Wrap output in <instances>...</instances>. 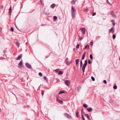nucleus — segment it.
Wrapping results in <instances>:
<instances>
[{
    "label": "nucleus",
    "mask_w": 120,
    "mask_h": 120,
    "mask_svg": "<svg viewBox=\"0 0 120 120\" xmlns=\"http://www.w3.org/2000/svg\"><path fill=\"white\" fill-rule=\"evenodd\" d=\"M10 30L13 32L14 31V29L12 27H11L10 28Z\"/></svg>",
    "instance_id": "e433bc0d"
},
{
    "label": "nucleus",
    "mask_w": 120,
    "mask_h": 120,
    "mask_svg": "<svg viewBox=\"0 0 120 120\" xmlns=\"http://www.w3.org/2000/svg\"><path fill=\"white\" fill-rule=\"evenodd\" d=\"M81 30L83 32V34H84L85 32V28H82L81 29Z\"/></svg>",
    "instance_id": "ddd939ff"
},
{
    "label": "nucleus",
    "mask_w": 120,
    "mask_h": 120,
    "mask_svg": "<svg viewBox=\"0 0 120 120\" xmlns=\"http://www.w3.org/2000/svg\"><path fill=\"white\" fill-rule=\"evenodd\" d=\"M79 61V59H77L75 60V62L76 63V64L77 65H78V62Z\"/></svg>",
    "instance_id": "412c9836"
},
{
    "label": "nucleus",
    "mask_w": 120,
    "mask_h": 120,
    "mask_svg": "<svg viewBox=\"0 0 120 120\" xmlns=\"http://www.w3.org/2000/svg\"><path fill=\"white\" fill-rule=\"evenodd\" d=\"M75 48H73V50H75Z\"/></svg>",
    "instance_id": "3c124183"
},
{
    "label": "nucleus",
    "mask_w": 120,
    "mask_h": 120,
    "mask_svg": "<svg viewBox=\"0 0 120 120\" xmlns=\"http://www.w3.org/2000/svg\"><path fill=\"white\" fill-rule=\"evenodd\" d=\"M64 115L68 119H70L71 118V117L70 115L67 113H64Z\"/></svg>",
    "instance_id": "f03ea898"
},
{
    "label": "nucleus",
    "mask_w": 120,
    "mask_h": 120,
    "mask_svg": "<svg viewBox=\"0 0 120 120\" xmlns=\"http://www.w3.org/2000/svg\"><path fill=\"white\" fill-rule=\"evenodd\" d=\"M39 75L40 76H42V74L41 72H39Z\"/></svg>",
    "instance_id": "473e14b6"
},
{
    "label": "nucleus",
    "mask_w": 120,
    "mask_h": 120,
    "mask_svg": "<svg viewBox=\"0 0 120 120\" xmlns=\"http://www.w3.org/2000/svg\"><path fill=\"white\" fill-rule=\"evenodd\" d=\"M43 78L44 79H45V80L46 81H47V78L46 77V76H44V77H43Z\"/></svg>",
    "instance_id": "79ce46f5"
},
{
    "label": "nucleus",
    "mask_w": 120,
    "mask_h": 120,
    "mask_svg": "<svg viewBox=\"0 0 120 120\" xmlns=\"http://www.w3.org/2000/svg\"><path fill=\"white\" fill-rule=\"evenodd\" d=\"M79 38L80 39V40H81L83 39V38Z\"/></svg>",
    "instance_id": "de8ad7c7"
},
{
    "label": "nucleus",
    "mask_w": 120,
    "mask_h": 120,
    "mask_svg": "<svg viewBox=\"0 0 120 120\" xmlns=\"http://www.w3.org/2000/svg\"><path fill=\"white\" fill-rule=\"evenodd\" d=\"M63 73V72L62 71H60L58 72V74L59 75H61Z\"/></svg>",
    "instance_id": "4468645a"
},
{
    "label": "nucleus",
    "mask_w": 120,
    "mask_h": 120,
    "mask_svg": "<svg viewBox=\"0 0 120 120\" xmlns=\"http://www.w3.org/2000/svg\"><path fill=\"white\" fill-rule=\"evenodd\" d=\"M85 54H86V52H84L83 53V54L82 55V60H83L84 59V58L85 57Z\"/></svg>",
    "instance_id": "9d476101"
},
{
    "label": "nucleus",
    "mask_w": 120,
    "mask_h": 120,
    "mask_svg": "<svg viewBox=\"0 0 120 120\" xmlns=\"http://www.w3.org/2000/svg\"><path fill=\"white\" fill-rule=\"evenodd\" d=\"M79 88H80V87H79Z\"/></svg>",
    "instance_id": "bf43d9fd"
},
{
    "label": "nucleus",
    "mask_w": 120,
    "mask_h": 120,
    "mask_svg": "<svg viewBox=\"0 0 120 120\" xmlns=\"http://www.w3.org/2000/svg\"><path fill=\"white\" fill-rule=\"evenodd\" d=\"M90 45H91L92 46L93 44V42H90Z\"/></svg>",
    "instance_id": "49530a36"
},
{
    "label": "nucleus",
    "mask_w": 120,
    "mask_h": 120,
    "mask_svg": "<svg viewBox=\"0 0 120 120\" xmlns=\"http://www.w3.org/2000/svg\"><path fill=\"white\" fill-rule=\"evenodd\" d=\"M112 25L114 26L115 25V21L114 20H112Z\"/></svg>",
    "instance_id": "aec40b11"
},
{
    "label": "nucleus",
    "mask_w": 120,
    "mask_h": 120,
    "mask_svg": "<svg viewBox=\"0 0 120 120\" xmlns=\"http://www.w3.org/2000/svg\"><path fill=\"white\" fill-rule=\"evenodd\" d=\"M22 55L21 54L17 57L16 58V60H20L22 58Z\"/></svg>",
    "instance_id": "423d86ee"
},
{
    "label": "nucleus",
    "mask_w": 120,
    "mask_h": 120,
    "mask_svg": "<svg viewBox=\"0 0 120 120\" xmlns=\"http://www.w3.org/2000/svg\"><path fill=\"white\" fill-rule=\"evenodd\" d=\"M83 106L84 108H86L87 107V105L86 104H83Z\"/></svg>",
    "instance_id": "bb28decb"
},
{
    "label": "nucleus",
    "mask_w": 120,
    "mask_h": 120,
    "mask_svg": "<svg viewBox=\"0 0 120 120\" xmlns=\"http://www.w3.org/2000/svg\"><path fill=\"white\" fill-rule=\"evenodd\" d=\"M23 64V61L22 60L18 64V66H19L22 67Z\"/></svg>",
    "instance_id": "39448f33"
},
{
    "label": "nucleus",
    "mask_w": 120,
    "mask_h": 120,
    "mask_svg": "<svg viewBox=\"0 0 120 120\" xmlns=\"http://www.w3.org/2000/svg\"><path fill=\"white\" fill-rule=\"evenodd\" d=\"M119 60H120V58H119Z\"/></svg>",
    "instance_id": "603ef678"
},
{
    "label": "nucleus",
    "mask_w": 120,
    "mask_h": 120,
    "mask_svg": "<svg viewBox=\"0 0 120 120\" xmlns=\"http://www.w3.org/2000/svg\"><path fill=\"white\" fill-rule=\"evenodd\" d=\"M87 60H85L84 62V64L85 65H87Z\"/></svg>",
    "instance_id": "cd10ccee"
},
{
    "label": "nucleus",
    "mask_w": 120,
    "mask_h": 120,
    "mask_svg": "<svg viewBox=\"0 0 120 120\" xmlns=\"http://www.w3.org/2000/svg\"><path fill=\"white\" fill-rule=\"evenodd\" d=\"M103 82L105 84H106L107 83V82L106 80H104L103 81Z\"/></svg>",
    "instance_id": "37998d69"
},
{
    "label": "nucleus",
    "mask_w": 120,
    "mask_h": 120,
    "mask_svg": "<svg viewBox=\"0 0 120 120\" xmlns=\"http://www.w3.org/2000/svg\"><path fill=\"white\" fill-rule=\"evenodd\" d=\"M90 58L91 59H93V57L92 55V54H90Z\"/></svg>",
    "instance_id": "7c9ffc66"
},
{
    "label": "nucleus",
    "mask_w": 120,
    "mask_h": 120,
    "mask_svg": "<svg viewBox=\"0 0 120 120\" xmlns=\"http://www.w3.org/2000/svg\"><path fill=\"white\" fill-rule=\"evenodd\" d=\"M46 58H47L48 57L46 56Z\"/></svg>",
    "instance_id": "864d4df0"
},
{
    "label": "nucleus",
    "mask_w": 120,
    "mask_h": 120,
    "mask_svg": "<svg viewBox=\"0 0 120 120\" xmlns=\"http://www.w3.org/2000/svg\"><path fill=\"white\" fill-rule=\"evenodd\" d=\"M96 12H94L92 14V15L93 16H94L96 15Z\"/></svg>",
    "instance_id": "58836bf2"
},
{
    "label": "nucleus",
    "mask_w": 120,
    "mask_h": 120,
    "mask_svg": "<svg viewBox=\"0 0 120 120\" xmlns=\"http://www.w3.org/2000/svg\"><path fill=\"white\" fill-rule=\"evenodd\" d=\"M1 112V109H0V112Z\"/></svg>",
    "instance_id": "8fccbe9b"
},
{
    "label": "nucleus",
    "mask_w": 120,
    "mask_h": 120,
    "mask_svg": "<svg viewBox=\"0 0 120 120\" xmlns=\"http://www.w3.org/2000/svg\"><path fill=\"white\" fill-rule=\"evenodd\" d=\"M91 63V62L90 60V59L88 61V63L89 64H90Z\"/></svg>",
    "instance_id": "c03bdc74"
},
{
    "label": "nucleus",
    "mask_w": 120,
    "mask_h": 120,
    "mask_svg": "<svg viewBox=\"0 0 120 120\" xmlns=\"http://www.w3.org/2000/svg\"><path fill=\"white\" fill-rule=\"evenodd\" d=\"M85 116L87 117L88 120H90V117L89 116V115L87 114H85Z\"/></svg>",
    "instance_id": "f8f14e48"
},
{
    "label": "nucleus",
    "mask_w": 120,
    "mask_h": 120,
    "mask_svg": "<svg viewBox=\"0 0 120 120\" xmlns=\"http://www.w3.org/2000/svg\"><path fill=\"white\" fill-rule=\"evenodd\" d=\"M116 37V35L115 34H114L112 36V38L113 39H114Z\"/></svg>",
    "instance_id": "2f4dec72"
},
{
    "label": "nucleus",
    "mask_w": 120,
    "mask_h": 120,
    "mask_svg": "<svg viewBox=\"0 0 120 120\" xmlns=\"http://www.w3.org/2000/svg\"><path fill=\"white\" fill-rule=\"evenodd\" d=\"M59 69H56L54 71H56V72H57L59 71Z\"/></svg>",
    "instance_id": "4c0bfd02"
},
{
    "label": "nucleus",
    "mask_w": 120,
    "mask_h": 120,
    "mask_svg": "<svg viewBox=\"0 0 120 120\" xmlns=\"http://www.w3.org/2000/svg\"><path fill=\"white\" fill-rule=\"evenodd\" d=\"M41 94L42 95H43L44 94V91L43 90H42L41 91Z\"/></svg>",
    "instance_id": "ea45409f"
},
{
    "label": "nucleus",
    "mask_w": 120,
    "mask_h": 120,
    "mask_svg": "<svg viewBox=\"0 0 120 120\" xmlns=\"http://www.w3.org/2000/svg\"><path fill=\"white\" fill-rule=\"evenodd\" d=\"M89 46L88 45H86L85 46V47L84 49H87H87L89 48Z\"/></svg>",
    "instance_id": "4be33fe9"
},
{
    "label": "nucleus",
    "mask_w": 120,
    "mask_h": 120,
    "mask_svg": "<svg viewBox=\"0 0 120 120\" xmlns=\"http://www.w3.org/2000/svg\"><path fill=\"white\" fill-rule=\"evenodd\" d=\"M71 4L72 5H74L75 4V0H72L71 2Z\"/></svg>",
    "instance_id": "a211bd4d"
},
{
    "label": "nucleus",
    "mask_w": 120,
    "mask_h": 120,
    "mask_svg": "<svg viewBox=\"0 0 120 120\" xmlns=\"http://www.w3.org/2000/svg\"><path fill=\"white\" fill-rule=\"evenodd\" d=\"M111 15H112L113 17H114L115 16V15L114 14V12L113 11H112L111 13Z\"/></svg>",
    "instance_id": "f3484780"
},
{
    "label": "nucleus",
    "mask_w": 120,
    "mask_h": 120,
    "mask_svg": "<svg viewBox=\"0 0 120 120\" xmlns=\"http://www.w3.org/2000/svg\"><path fill=\"white\" fill-rule=\"evenodd\" d=\"M43 25H41V26H43Z\"/></svg>",
    "instance_id": "13d9d810"
},
{
    "label": "nucleus",
    "mask_w": 120,
    "mask_h": 120,
    "mask_svg": "<svg viewBox=\"0 0 120 120\" xmlns=\"http://www.w3.org/2000/svg\"><path fill=\"white\" fill-rule=\"evenodd\" d=\"M53 19L54 20L57 19V17L56 16H54L53 17Z\"/></svg>",
    "instance_id": "c756f323"
},
{
    "label": "nucleus",
    "mask_w": 120,
    "mask_h": 120,
    "mask_svg": "<svg viewBox=\"0 0 120 120\" xmlns=\"http://www.w3.org/2000/svg\"><path fill=\"white\" fill-rule=\"evenodd\" d=\"M80 68H81L82 66V60H81L80 62Z\"/></svg>",
    "instance_id": "a878e982"
},
{
    "label": "nucleus",
    "mask_w": 120,
    "mask_h": 120,
    "mask_svg": "<svg viewBox=\"0 0 120 120\" xmlns=\"http://www.w3.org/2000/svg\"><path fill=\"white\" fill-rule=\"evenodd\" d=\"M113 88L114 89H116L117 88V87L116 85H115L113 86Z\"/></svg>",
    "instance_id": "393cba45"
},
{
    "label": "nucleus",
    "mask_w": 120,
    "mask_h": 120,
    "mask_svg": "<svg viewBox=\"0 0 120 120\" xmlns=\"http://www.w3.org/2000/svg\"><path fill=\"white\" fill-rule=\"evenodd\" d=\"M87 110L89 112H91L92 111V109L90 107L89 108H87Z\"/></svg>",
    "instance_id": "9b49d317"
},
{
    "label": "nucleus",
    "mask_w": 120,
    "mask_h": 120,
    "mask_svg": "<svg viewBox=\"0 0 120 120\" xmlns=\"http://www.w3.org/2000/svg\"><path fill=\"white\" fill-rule=\"evenodd\" d=\"M16 45L18 46V48H19L20 45V43L19 42L17 41L16 43Z\"/></svg>",
    "instance_id": "2eb2a0df"
},
{
    "label": "nucleus",
    "mask_w": 120,
    "mask_h": 120,
    "mask_svg": "<svg viewBox=\"0 0 120 120\" xmlns=\"http://www.w3.org/2000/svg\"><path fill=\"white\" fill-rule=\"evenodd\" d=\"M71 63V62L68 61H67L66 62V63L67 64L69 65Z\"/></svg>",
    "instance_id": "5701e85b"
},
{
    "label": "nucleus",
    "mask_w": 120,
    "mask_h": 120,
    "mask_svg": "<svg viewBox=\"0 0 120 120\" xmlns=\"http://www.w3.org/2000/svg\"><path fill=\"white\" fill-rule=\"evenodd\" d=\"M46 58H47L48 57L46 56Z\"/></svg>",
    "instance_id": "5fc2aeb1"
},
{
    "label": "nucleus",
    "mask_w": 120,
    "mask_h": 120,
    "mask_svg": "<svg viewBox=\"0 0 120 120\" xmlns=\"http://www.w3.org/2000/svg\"><path fill=\"white\" fill-rule=\"evenodd\" d=\"M56 99L57 101L59 102L61 104H62L63 103V101L62 100L58 98H57Z\"/></svg>",
    "instance_id": "6e6552de"
},
{
    "label": "nucleus",
    "mask_w": 120,
    "mask_h": 120,
    "mask_svg": "<svg viewBox=\"0 0 120 120\" xmlns=\"http://www.w3.org/2000/svg\"><path fill=\"white\" fill-rule=\"evenodd\" d=\"M56 6V5L55 4H51V7L52 8H54Z\"/></svg>",
    "instance_id": "dca6fc26"
},
{
    "label": "nucleus",
    "mask_w": 120,
    "mask_h": 120,
    "mask_svg": "<svg viewBox=\"0 0 120 120\" xmlns=\"http://www.w3.org/2000/svg\"><path fill=\"white\" fill-rule=\"evenodd\" d=\"M86 66V65H85L83 64V65L82 66V71L83 72H84L85 71V68Z\"/></svg>",
    "instance_id": "0eeeda50"
},
{
    "label": "nucleus",
    "mask_w": 120,
    "mask_h": 120,
    "mask_svg": "<svg viewBox=\"0 0 120 120\" xmlns=\"http://www.w3.org/2000/svg\"><path fill=\"white\" fill-rule=\"evenodd\" d=\"M76 116L78 117H79V113L78 112H76Z\"/></svg>",
    "instance_id": "c85d7f7f"
},
{
    "label": "nucleus",
    "mask_w": 120,
    "mask_h": 120,
    "mask_svg": "<svg viewBox=\"0 0 120 120\" xmlns=\"http://www.w3.org/2000/svg\"><path fill=\"white\" fill-rule=\"evenodd\" d=\"M81 116L82 117V119L83 120H85V118L82 115H81Z\"/></svg>",
    "instance_id": "c9c22d12"
},
{
    "label": "nucleus",
    "mask_w": 120,
    "mask_h": 120,
    "mask_svg": "<svg viewBox=\"0 0 120 120\" xmlns=\"http://www.w3.org/2000/svg\"><path fill=\"white\" fill-rule=\"evenodd\" d=\"M11 6L10 7V8L9 9V13L10 14H11Z\"/></svg>",
    "instance_id": "b1692460"
},
{
    "label": "nucleus",
    "mask_w": 120,
    "mask_h": 120,
    "mask_svg": "<svg viewBox=\"0 0 120 120\" xmlns=\"http://www.w3.org/2000/svg\"><path fill=\"white\" fill-rule=\"evenodd\" d=\"M49 14H48V15H49Z\"/></svg>",
    "instance_id": "052dcab7"
},
{
    "label": "nucleus",
    "mask_w": 120,
    "mask_h": 120,
    "mask_svg": "<svg viewBox=\"0 0 120 120\" xmlns=\"http://www.w3.org/2000/svg\"><path fill=\"white\" fill-rule=\"evenodd\" d=\"M107 0V1L109 3V4H110L109 3V2L108 1V0Z\"/></svg>",
    "instance_id": "09e8293b"
},
{
    "label": "nucleus",
    "mask_w": 120,
    "mask_h": 120,
    "mask_svg": "<svg viewBox=\"0 0 120 120\" xmlns=\"http://www.w3.org/2000/svg\"><path fill=\"white\" fill-rule=\"evenodd\" d=\"M41 2H42V1H41Z\"/></svg>",
    "instance_id": "4d7b16f0"
},
{
    "label": "nucleus",
    "mask_w": 120,
    "mask_h": 120,
    "mask_svg": "<svg viewBox=\"0 0 120 120\" xmlns=\"http://www.w3.org/2000/svg\"><path fill=\"white\" fill-rule=\"evenodd\" d=\"M113 27H112L110 30L109 32L110 33H113L114 32V30L113 29Z\"/></svg>",
    "instance_id": "1a4fd4ad"
},
{
    "label": "nucleus",
    "mask_w": 120,
    "mask_h": 120,
    "mask_svg": "<svg viewBox=\"0 0 120 120\" xmlns=\"http://www.w3.org/2000/svg\"><path fill=\"white\" fill-rule=\"evenodd\" d=\"M88 11V8H86L85 10L84 11L85 12H87Z\"/></svg>",
    "instance_id": "a19ab883"
},
{
    "label": "nucleus",
    "mask_w": 120,
    "mask_h": 120,
    "mask_svg": "<svg viewBox=\"0 0 120 120\" xmlns=\"http://www.w3.org/2000/svg\"><path fill=\"white\" fill-rule=\"evenodd\" d=\"M25 65L26 67L29 68H32L31 66L28 63H26L25 64Z\"/></svg>",
    "instance_id": "7ed1b4c3"
},
{
    "label": "nucleus",
    "mask_w": 120,
    "mask_h": 120,
    "mask_svg": "<svg viewBox=\"0 0 120 120\" xmlns=\"http://www.w3.org/2000/svg\"><path fill=\"white\" fill-rule=\"evenodd\" d=\"M82 112L84 114H85H85H86L85 113V112L83 111V109H82Z\"/></svg>",
    "instance_id": "a18cd8bd"
},
{
    "label": "nucleus",
    "mask_w": 120,
    "mask_h": 120,
    "mask_svg": "<svg viewBox=\"0 0 120 120\" xmlns=\"http://www.w3.org/2000/svg\"><path fill=\"white\" fill-rule=\"evenodd\" d=\"M65 84L67 86H68L70 85V81L68 80H67L65 81Z\"/></svg>",
    "instance_id": "20e7f679"
},
{
    "label": "nucleus",
    "mask_w": 120,
    "mask_h": 120,
    "mask_svg": "<svg viewBox=\"0 0 120 120\" xmlns=\"http://www.w3.org/2000/svg\"><path fill=\"white\" fill-rule=\"evenodd\" d=\"M80 45L79 44H78L76 46V48L77 49H78L79 48Z\"/></svg>",
    "instance_id": "f704fd0d"
},
{
    "label": "nucleus",
    "mask_w": 120,
    "mask_h": 120,
    "mask_svg": "<svg viewBox=\"0 0 120 120\" xmlns=\"http://www.w3.org/2000/svg\"><path fill=\"white\" fill-rule=\"evenodd\" d=\"M91 79L93 81H95V78L93 76H92L91 77Z\"/></svg>",
    "instance_id": "72a5a7b5"
},
{
    "label": "nucleus",
    "mask_w": 120,
    "mask_h": 120,
    "mask_svg": "<svg viewBox=\"0 0 120 120\" xmlns=\"http://www.w3.org/2000/svg\"><path fill=\"white\" fill-rule=\"evenodd\" d=\"M75 2H76L77 1L76 0H75Z\"/></svg>",
    "instance_id": "6e6d98bb"
},
{
    "label": "nucleus",
    "mask_w": 120,
    "mask_h": 120,
    "mask_svg": "<svg viewBox=\"0 0 120 120\" xmlns=\"http://www.w3.org/2000/svg\"><path fill=\"white\" fill-rule=\"evenodd\" d=\"M75 11V10L74 8L73 7V6H72L71 7V16L72 18H74V15L75 14L74 12Z\"/></svg>",
    "instance_id": "f257e3e1"
},
{
    "label": "nucleus",
    "mask_w": 120,
    "mask_h": 120,
    "mask_svg": "<svg viewBox=\"0 0 120 120\" xmlns=\"http://www.w3.org/2000/svg\"><path fill=\"white\" fill-rule=\"evenodd\" d=\"M90 120H91V119H90Z\"/></svg>",
    "instance_id": "680f3d73"
},
{
    "label": "nucleus",
    "mask_w": 120,
    "mask_h": 120,
    "mask_svg": "<svg viewBox=\"0 0 120 120\" xmlns=\"http://www.w3.org/2000/svg\"><path fill=\"white\" fill-rule=\"evenodd\" d=\"M65 93V92L63 90H61L60 91L59 93V94H63L64 93Z\"/></svg>",
    "instance_id": "6ab92c4d"
}]
</instances>
